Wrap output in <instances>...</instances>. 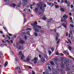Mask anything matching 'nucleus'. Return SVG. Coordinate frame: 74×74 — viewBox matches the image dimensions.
Masks as SVG:
<instances>
[{
	"label": "nucleus",
	"mask_w": 74,
	"mask_h": 74,
	"mask_svg": "<svg viewBox=\"0 0 74 74\" xmlns=\"http://www.w3.org/2000/svg\"><path fill=\"white\" fill-rule=\"evenodd\" d=\"M24 4L26 5L27 4V0H24Z\"/></svg>",
	"instance_id": "1a4fd4ad"
},
{
	"label": "nucleus",
	"mask_w": 74,
	"mask_h": 74,
	"mask_svg": "<svg viewBox=\"0 0 74 74\" xmlns=\"http://www.w3.org/2000/svg\"><path fill=\"white\" fill-rule=\"evenodd\" d=\"M34 35L36 36L37 37V36H38V34H37L36 32L34 33Z\"/></svg>",
	"instance_id": "b1692460"
},
{
	"label": "nucleus",
	"mask_w": 74,
	"mask_h": 74,
	"mask_svg": "<svg viewBox=\"0 0 74 74\" xmlns=\"http://www.w3.org/2000/svg\"><path fill=\"white\" fill-rule=\"evenodd\" d=\"M65 66V65L64 64H61V67L62 69H64L65 68V67H64V66Z\"/></svg>",
	"instance_id": "6e6552de"
},
{
	"label": "nucleus",
	"mask_w": 74,
	"mask_h": 74,
	"mask_svg": "<svg viewBox=\"0 0 74 74\" xmlns=\"http://www.w3.org/2000/svg\"><path fill=\"white\" fill-rule=\"evenodd\" d=\"M33 5H36V3L34 2L33 3Z\"/></svg>",
	"instance_id": "052dcab7"
},
{
	"label": "nucleus",
	"mask_w": 74,
	"mask_h": 74,
	"mask_svg": "<svg viewBox=\"0 0 74 74\" xmlns=\"http://www.w3.org/2000/svg\"><path fill=\"white\" fill-rule=\"evenodd\" d=\"M41 61L42 62H45V59H44V58H42L41 59Z\"/></svg>",
	"instance_id": "9d476101"
},
{
	"label": "nucleus",
	"mask_w": 74,
	"mask_h": 74,
	"mask_svg": "<svg viewBox=\"0 0 74 74\" xmlns=\"http://www.w3.org/2000/svg\"><path fill=\"white\" fill-rule=\"evenodd\" d=\"M24 38L25 40H27V36H26L25 35V37Z\"/></svg>",
	"instance_id": "603ef678"
},
{
	"label": "nucleus",
	"mask_w": 74,
	"mask_h": 74,
	"mask_svg": "<svg viewBox=\"0 0 74 74\" xmlns=\"http://www.w3.org/2000/svg\"><path fill=\"white\" fill-rule=\"evenodd\" d=\"M8 64V62L6 61L4 64V65L5 67L7 66V65Z\"/></svg>",
	"instance_id": "2eb2a0df"
},
{
	"label": "nucleus",
	"mask_w": 74,
	"mask_h": 74,
	"mask_svg": "<svg viewBox=\"0 0 74 74\" xmlns=\"http://www.w3.org/2000/svg\"><path fill=\"white\" fill-rule=\"evenodd\" d=\"M50 63L51 65H54V62L53 61H51L50 62Z\"/></svg>",
	"instance_id": "a211bd4d"
},
{
	"label": "nucleus",
	"mask_w": 74,
	"mask_h": 74,
	"mask_svg": "<svg viewBox=\"0 0 74 74\" xmlns=\"http://www.w3.org/2000/svg\"><path fill=\"white\" fill-rule=\"evenodd\" d=\"M22 4V2H21V1H20L19 3H18V5H21Z\"/></svg>",
	"instance_id": "37998d69"
},
{
	"label": "nucleus",
	"mask_w": 74,
	"mask_h": 74,
	"mask_svg": "<svg viewBox=\"0 0 74 74\" xmlns=\"http://www.w3.org/2000/svg\"><path fill=\"white\" fill-rule=\"evenodd\" d=\"M68 49H69L70 51H71V49H72V48H71V47L70 46H69L68 47Z\"/></svg>",
	"instance_id": "a878e982"
},
{
	"label": "nucleus",
	"mask_w": 74,
	"mask_h": 74,
	"mask_svg": "<svg viewBox=\"0 0 74 74\" xmlns=\"http://www.w3.org/2000/svg\"><path fill=\"white\" fill-rule=\"evenodd\" d=\"M33 24H34V25H37V21H36L34 22V23H33Z\"/></svg>",
	"instance_id": "a18cd8bd"
},
{
	"label": "nucleus",
	"mask_w": 74,
	"mask_h": 74,
	"mask_svg": "<svg viewBox=\"0 0 74 74\" xmlns=\"http://www.w3.org/2000/svg\"><path fill=\"white\" fill-rule=\"evenodd\" d=\"M57 71H60V72H61V73H62V72L63 71V70L61 68H60L59 69H57Z\"/></svg>",
	"instance_id": "39448f33"
},
{
	"label": "nucleus",
	"mask_w": 74,
	"mask_h": 74,
	"mask_svg": "<svg viewBox=\"0 0 74 74\" xmlns=\"http://www.w3.org/2000/svg\"><path fill=\"white\" fill-rule=\"evenodd\" d=\"M74 6L73 5H71V8H73Z\"/></svg>",
	"instance_id": "ea45409f"
},
{
	"label": "nucleus",
	"mask_w": 74,
	"mask_h": 74,
	"mask_svg": "<svg viewBox=\"0 0 74 74\" xmlns=\"http://www.w3.org/2000/svg\"><path fill=\"white\" fill-rule=\"evenodd\" d=\"M13 36L12 37H11V39L12 40H13V41H14V38H13Z\"/></svg>",
	"instance_id": "864d4df0"
},
{
	"label": "nucleus",
	"mask_w": 74,
	"mask_h": 74,
	"mask_svg": "<svg viewBox=\"0 0 74 74\" xmlns=\"http://www.w3.org/2000/svg\"><path fill=\"white\" fill-rule=\"evenodd\" d=\"M34 64H36V63H37L36 61H34Z\"/></svg>",
	"instance_id": "bf43d9fd"
},
{
	"label": "nucleus",
	"mask_w": 74,
	"mask_h": 74,
	"mask_svg": "<svg viewBox=\"0 0 74 74\" xmlns=\"http://www.w3.org/2000/svg\"><path fill=\"white\" fill-rule=\"evenodd\" d=\"M19 49H23V47L22 46H20L18 48Z\"/></svg>",
	"instance_id": "5701e85b"
},
{
	"label": "nucleus",
	"mask_w": 74,
	"mask_h": 74,
	"mask_svg": "<svg viewBox=\"0 0 74 74\" xmlns=\"http://www.w3.org/2000/svg\"><path fill=\"white\" fill-rule=\"evenodd\" d=\"M36 5L38 8H35V12L38 14L40 15H42L43 12L45 11V7H47V5H46L45 3H44L42 2H41L37 3ZM38 8H39L40 9L39 11L41 12H40L38 10Z\"/></svg>",
	"instance_id": "f257e3e1"
},
{
	"label": "nucleus",
	"mask_w": 74,
	"mask_h": 74,
	"mask_svg": "<svg viewBox=\"0 0 74 74\" xmlns=\"http://www.w3.org/2000/svg\"><path fill=\"white\" fill-rule=\"evenodd\" d=\"M38 59V58H34V60H36V61H37V60Z\"/></svg>",
	"instance_id": "e433bc0d"
},
{
	"label": "nucleus",
	"mask_w": 74,
	"mask_h": 74,
	"mask_svg": "<svg viewBox=\"0 0 74 74\" xmlns=\"http://www.w3.org/2000/svg\"><path fill=\"white\" fill-rule=\"evenodd\" d=\"M60 10L62 12H64V8H61Z\"/></svg>",
	"instance_id": "dca6fc26"
},
{
	"label": "nucleus",
	"mask_w": 74,
	"mask_h": 74,
	"mask_svg": "<svg viewBox=\"0 0 74 74\" xmlns=\"http://www.w3.org/2000/svg\"><path fill=\"white\" fill-rule=\"evenodd\" d=\"M58 40L57 42V44H59V42L60 41V39H59Z\"/></svg>",
	"instance_id": "6ab92c4d"
},
{
	"label": "nucleus",
	"mask_w": 74,
	"mask_h": 74,
	"mask_svg": "<svg viewBox=\"0 0 74 74\" xmlns=\"http://www.w3.org/2000/svg\"><path fill=\"white\" fill-rule=\"evenodd\" d=\"M18 72L19 73H21V71L20 70H19V71H18Z\"/></svg>",
	"instance_id": "6e6d98bb"
},
{
	"label": "nucleus",
	"mask_w": 74,
	"mask_h": 74,
	"mask_svg": "<svg viewBox=\"0 0 74 74\" xmlns=\"http://www.w3.org/2000/svg\"><path fill=\"white\" fill-rule=\"evenodd\" d=\"M56 8H59V6L57 5H55Z\"/></svg>",
	"instance_id": "79ce46f5"
},
{
	"label": "nucleus",
	"mask_w": 74,
	"mask_h": 74,
	"mask_svg": "<svg viewBox=\"0 0 74 74\" xmlns=\"http://www.w3.org/2000/svg\"><path fill=\"white\" fill-rule=\"evenodd\" d=\"M66 37H67V36H68V32H67L66 33Z\"/></svg>",
	"instance_id": "338daca9"
},
{
	"label": "nucleus",
	"mask_w": 74,
	"mask_h": 74,
	"mask_svg": "<svg viewBox=\"0 0 74 74\" xmlns=\"http://www.w3.org/2000/svg\"><path fill=\"white\" fill-rule=\"evenodd\" d=\"M69 32L71 34V35H73V33L72 32V31L70 30L69 31Z\"/></svg>",
	"instance_id": "58836bf2"
},
{
	"label": "nucleus",
	"mask_w": 74,
	"mask_h": 74,
	"mask_svg": "<svg viewBox=\"0 0 74 74\" xmlns=\"http://www.w3.org/2000/svg\"><path fill=\"white\" fill-rule=\"evenodd\" d=\"M28 67L29 69H32V68L30 66H28Z\"/></svg>",
	"instance_id": "3c124183"
},
{
	"label": "nucleus",
	"mask_w": 74,
	"mask_h": 74,
	"mask_svg": "<svg viewBox=\"0 0 74 74\" xmlns=\"http://www.w3.org/2000/svg\"><path fill=\"white\" fill-rule=\"evenodd\" d=\"M64 60L65 61V62H68V60H67V58H64Z\"/></svg>",
	"instance_id": "ddd939ff"
},
{
	"label": "nucleus",
	"mask_w": 74,
	"mask_h": 74,
	"mask_svg": "<svg viewBox=\"0 0 74 74\" xmlns=\"http://www.w3.org/2000/svg\"><path fill=\"white\" fill-rule=\"evenodd\" d=\"M67 4V7H69V8H70V4L71 3H70V2H68L67 3H66Z\"/></svg>",
	"instance_id": "423d86ee"
},
{
	"label": "nucleus",
	"mask_w": 74,
	"mask_h": 74,
	"mask_svg": "<svg viewBox=\"0 0 74 74\" xmlns=\"http://www.w3.org/2000/svg\"><path fill=\"white\" fill-rule=\"evenodd\" d=\"M12 5L13 6V7H15V6H16V4H15V3H13L12 4Z\"/></svg>",
	"instance_id": "2f4dec72"
},
{
	"label": "nucleus",
	"mask_w": 74,
	"mask_h": 74,
	"mask_svg": "<svg viewBox=\"0 0 74 74\" xmlns=\"http://www.w3.org/2000/svg\"><path fill=\"white\" fill-rule=\"evenodd\" d=\"M24 11L25 12H27V8L25 9L24 10Z\"/></svg>",
	"instance_id": "4be33fe9"
},
{
	"label": "nucleus",
	"mask_w": 74,
	"mask_h": 74,
	"mask_svg": "<svg viewBox=\"0 0 74 74\" xmlns=\"http://www.w3.org/2000/svg\"><path fill=\"white\" fill-rule=\"evenodd\" d=\"M39 57L40 58H41V55H39Z\"/></svg>",
	"instance_id": "4d7b16f0"
},
{
	"label": "nucleus",
	"mask_w": 74,
	"mask_h": 74,
	"mask_svg": "<svg viewBox=\"0 0 74 74\" xmlns=\"http://www.w3.org/2000/svg\"><path fill=\"white\" fill-rule=\"evenodd\" d=\"M14 59L15 61L14 63L15 64H16V63H17V61L18 60V59H17V58H15Z\"/></svg>",
	"instance_id": "4468645a"
},
{
	"label": "nucleus",
	"mask_w": 74,
	"mask_h": 74,
	"mask_svg": "<svg viewBox=\"0 0 74 74\" xmlns=\"http://www.w3.org/2000/svg\"><path fill=\"white\" fill-rule=\"evenodd\" d=\"M18 70H21V69L19 67H17Z\"/></svg>",
	"instance_id": "774afa93"
},
{
	"label": "nucleus",
	"mask_w": 74,
	"mask_h": 74,
	"mask_svg": "<svg viewBox=\"0 0 74 74\" xmlns=\"http://www.w3.org/2000/svg\"><path fill=\"white\" fill-rule=\"evenodd\" d=\"M31 25H32V26H33V30L36 29V27L37 28V27L38 25H35L34 24H31Z\"/></svg>",
	"instance_id": "f03ea898"
},
{
	"label": "nucleus",
	"mask_w": 74,
	"mask_h": 74,
	"mask_svg": "<svg viewBox=\"0 0 74 74\" xmlns=\"http://www.w3.org/2000/svg\"><path fill=\"white\" fill-rule=\"evenodd\" d=\"M48 69L49 70H51V67H50V66H48Z\"/></svg>",
	"instance_id": "de8ad7c7"
},
{
	"label": "nucleus",
	"mask_w": 74,
	"mask_h": 74,
	"mask_svg": "<svg viewBox=\"0 0 74 74\" xmlns=\"http://www.w3.org/2000/svg\"><path fill=\"white\" fill-rule=\"evenodd\" d=\"M60 55H61L62 56H64V54L62 53H60Z\"/></svg>",
	"instance_id": "e2e57ef3"
},
{
	"label": "nucleus",
	"mask_w": 74,
	"mask_h": 74,
	"mask_svg": "<svg viewBox=\"0 0 74 74\" xmlns=\"http://www.w3.org/2000/svg\"><path fill=\"white\" fill-rule=\"evenodd\" d=\"M64 2L66 3V4H67V3H68V2L67 1V0H64Z\"/></svg>",
	"instance_id": "f704fd0d"
},
{
	"label": "nucleus",
	"mask_w": 74,
	"mask_h": 74,
	"mask_svg": "<svg viewBox=\"0 0 74 74\" xmlns=\"http://www.w3.org/2000/svg\"><path fill=\"white\" fill-rule=\"evenodd\" d=\"M54 49L55 48H54V47H52L51 48V49L52 51H54Z\"/></svg>",
	"instance_id": "aec40b11"
},
{
	"label": "nucleus",
	"mask_w": 74,
	"mask_h": 74,
	"mask_svg": "<svg viewBox=\"0 0 74 74\" xmlns=\"http://www.w3.org/2000/svg\"><path fill=\"white\" fill-rule=\"evenodd\" d=\"M62 25L66 29L67 28V27H66V24H65L64 23L62 24Z\"/></svg>",
	"instance_id": "9b49d317"
},
{
	"label": "nucleus",
	"mask_w": 74,
	"mask_h": 74,
	"mask_svg": "<svg viewBox=\"0 0 74 74\" xmlns=\"http://www.w3.org/2000/svg\"><path fill=\"white\" fill-rule=\"evenodd\" d=\"M7 33L9 35V36H12V34H10L8 33V32H7Z\"/></svg>",
	"instance_id": "a19ab883"
},
{
	"label": "nucleus",
	"mask_w": 74,
	"mask_h": 74,
	"mask_svg": "<svg viewBox=\"0 0 74 74\" xmlns=\"http://www.w3.org/2000/svg\"><path fill=\"white\" fill-rule=\"evenodd\" d=\"M52 19H49L48 21V22H51Z\"/></svg>",
	"instance_id": "72a5a7b5"
},
{
	"label": "nucleus",
	"mask_w": 74,
	"mask_h": 74,
	"mask_svg": "<svg viewBox=\"0 0 74 74\" xmlns=\"http://www.w3.org/2000/svg\"><path fill=\"white\" fill-rule=\"evenodd\" d=\"M42 19H43V20H46L47 19L46 18V17L45 16H44L42 18Z\"/></svg>",
	"instance_id": "c85d7f7f"
},
{
	"label": "nucleus",
	"mask_w": 74,
	"mask_h": 74,
	"mask_svg": "<svg viewBox=\"0 0 74 74\" xmlns=\"http://www.w3.org/2000/svg\"><path fill=\"white\" fill-rule=\"evenodd\" d=\"M56 41H58V37L56 36Z\"/></svg>",
	"instance_id": "c03bdc74"
},
{
	"label": "nucleus",
	"mask_w": 74,
	"mask_h": 74,
	"mask_svg": "<svg viewBox=\"0 0 74 74\" xmlns=\"http://www.w3.org/2000/svg\"><path fill=\"white\" fill-rule=\"evenodd\" d=\"M6 36L9 39H10V37L9 36L8 34H6Z\"/></svg>",
	"instance_id": "49530a36"
},
{
	"label": "nucleus",
	"mask_w": 74,
	"mask_h": 74,
	"mask_svg": "<svg viewBox=\"0 0 74 74\" xmlns=\"http://www.w3.org/2000/svg\"><path fill=\"white\" fill-rule=\"evenodd\" d=\"M37 28H38V29H41V27L40 26L38 25Z\"/></svg>",
	"instance_id": "4c0bfd02"
},
{
	"label": "nucleus",
	"mask_w": 74,
	"mask_h": 74,
	"mask_svg": "<svg viewBox=\"0 0 74 74\" xmlns=\"http://www.w3.org/2000/svg\"><path fill=\"white\" fill-rule=\"evenodd\" d=\"M13 37H14V38H16V36H13Z\"/></svg>",
	"instance_id": "0e129e2a"
},
{
	"label": "nucleus",
	"mask_w": 74,
	"mask_h": 74,
	"mask_svg": "<svg viewBox=\"0 0 74 74\" xmlns=\"http://www.w3.org/2000/svg\"><path fill=\"white\" fill-rule=\"evenodd\" d=\"M54 61H56L58 60V58L57 57H56L54 58Z\"/></svg>",
	"instance_id": "f3484780"
},
{
	"label": "nucleus",
	"mask_w": 74,
	"mask_h": 74,
	"mask_svg": "<svg viewBox=\"0 0 74 74\" xmlns=\"http://www.w3.org/2000/svg\"><path fill=\"white\" fill-rule=\"evenodd\" d=\"M70 20H71V23H73V20L72 19V17H71L70 18Z\"/></svg>",
	"instance_id": "412c9836"
},
{
	"label": "nucleus",
	"mask_w": 74,
	"mask_h": 74,
	"mask_svg": "<svg viewBox=\"0 0 74 74\" xmlns=\"http://www.w3.org/2000/svg\"><path fill=\"white\" fill-rule=\"evenodd\" d=\"M21 57H22V58H25V56H24V55H22L21 56Z\"/></svg>",
	"instance_id": "69168bd1"
},
{
	"label": "nucleus",
	"mask_w": 74,
	"mask_h": 74,
	"mask_svg": "<svg viewBox=\"0 0 74 74\" xmlns=\"http://www.w3.org/2000/svg\"><path fill=\"white\" fill-rule=\"evenodd\" d=\"M18 42L19 43H17V44L16 45V47H18V45H19V44H21V42L20 41H18Z\"/></svg>",
	"instance_id": "f8f14e48"
},
{
	"label": "nucleus",
	"mask_w": 74,
	"mask_h": 74,
	"mask_svg": "<svg viewBox=\"0 0 74 74\" xmlns=\"http://www.w3.org/2000/svg\"><path fill=\"white\" fill-rule=\"evenodd\" d=\"M32 74H35V73H34V71H32Z\"/></svg>",
	"instance_id": "5fc2aeb1"
},
{
	"label": "nucleus",
	"mask_w": 74,
	"mask_h": 74,
	"mask_svg": "<svg viewBox=\"0 0 74 74\" xmlns=\"http://www.w3.org/2000/svg\"><path fill=\"white\" fill-rule=\"evenodd\" d=\"M18 54H19V55H22V51H19Z\"/></svg>",
	"instance_id": "bb28decb"
},
{
	"label": "nucleus",
	"mask_w": 74,
	"mask_h": 74,
	"mask_svg": "<svg viewBox=\"0 0 74 74\" xmlns=\"http://www.w3.org/2000/svg\"><path fill=\"white\" fill-rule=\"evenodd\" d=\"M26 60L27 62H29V61L30 60V59H29V58H27L26 59Z\"/></svg>",
	"instance_id": "c9c22d12"
},
{
	"label": "nucleus",
	"mask_w": 74,
	"mask_h": 74,
	"mask_svg": "<svg viewBox=\"0 0 74 74\" xmlns=\"http://www.w3.org/2000/svg\"><path fill=\"white\" fill-rule=\"evenodd\" d=\"M61 3H64V1L63 0H62L61 1Z\"/></svg>",
	"instance_id": "680f3d73"
},
{
	"label": "nucleus",
	"mask_w": 74,
	"mask_h": 74,
	"mask_svg": "<svg viewBox=\"0 0 74 74\" xmlns=\"http://www.w3.org/2000/svg\"><path fill=\"white\" fill-rule=\"evenodd\" d=\"M32 29L31 28H27L26 29L27 30H32Z\"/></svg>",
	"instance_id": "7c9ffc66"
},
{
	"label": "nucleus",
	"mask_w": 74,
	"mask_h": 74,
	"mask_svg": "<svg viewBox=\"0 0 74 74\" xmlns=\"http://www.w3.org/2000/svg\"><path fill=\"white\" fill-rule=\"evenodd\" d=\"M1 47H3L4 45L3 44H1Z\"/></svg>",
	"instance_id": "09e8293b"
},
{
	"label": "nucleus",
	"mask_w": 74,
	"mask_h": 74,
	"mask_svg": "<svg viewBox=\"0 0 74 74\" xmlns=\"http://www.w3.org/2000/svg\"><path fill=\"white\" fill-rule=\"evenodd\" d=\"M39 32L41 33H44V31L43 30H40V31H39Z\"/></svg>",
	"instance_id": "393cba45"
},
{
	"label": "nucleus",
	"mask_w": 74,
	"mask_h": 74,
	"mask_svg": "<svg viewBox=\"0 0 74 74\" xmlns=\"http://www.w3.org/2000/svg\"><path fill=\"white\" fill-rule=\"evenodd\" d=\"M24 23H25V22H26V18H24Z\"/></svg>",
	"instance_id": "8fccbe9b"
},
{
	"label": "nucleus",
	"mask_w": 74,
	"mask_h": 74,
	"mask_svg": "<svg viewBox=\"0 0 74 74\" xmlns=\"http://www.w3.org/2000/svg\"><path fill=\"white\" fill-rule=\"evenodd\" d=\"M70 26L71 27H74V25L72 24H70Z\"/></svg>",
	"instance_id": "c756f323"
},
{
	"label": "nucleus",
	"mask_w": 74,
	"mask_h": 74,
	"mask_svg": "<svg viewBox=\"0 0 74 74\" xmlns=\"http://www.w3.org/2000/svg\"><path fill=\"white\" fill-rule=\"evenodd\" d=\"M54 74H58V72L57 71V69H55L54 70V72H53Z\"/></svg>",
	"instance_id": "20e7f679"
},
{
	"label": "nucleus",
	"mask_w": 74,
	"mask_h": 74,
	"mask_svg": "<svg viewBox=\"0 0 74 74\" xmlns=\"http://www.w3.org/2000/svg\"><path fill=\"white\" fill-rule=\"evenodd\" d=\"M49 55H51V54L52 53V52H51V51H49Z\"/></svg>",
	"instance_id": "cd10ccee"
},
{
	"label": "nucleus",
	"mask_w": 74,
	"mask_h": 74,
	"mask_svg": "<svg viewBox=\"0 0 74 74\" xmlns=\"http://www.w3.org/2000/svg\"><path fill=\"white\" fill-rule=\"evenodd\" d=\"M68 17H69L68 15L64 14V15L62 17V18H64V19L63 20H66V19L67 18H68Z\"/></svg>",
	"instance_id": "7ed1b4c3"
},
{
	"label": "nucleus",
	"mask_w": 74,
	"mask_h": 74,
	"mask_svg": "<svg viewBox=\"0 0 74 74\" xmlns=\"http://www.w3.org/2000/svg\"><path fill=\"white\" fill-rule=\"evenodd\" d=\"M69 14L70 16H71L72 15V14H71V13L70 12L69 13Z\"/></svg>",
	"instance_id": "13d9d810"
},
{
	"label": "nucleus",
	"mask_w": 74,
	"mask_h": 74,
	"mask_svg": "<svg viewBox=\"0 0 74 74\" xmlns=\"http://www.w3.org/2000/svg\"><path fill=\"white\" fill-rule=\"evenodd\" d=\"M56 36L58 37H59V36H60L59 34H58V33H56Z\"/></svg>",
	"instance_id": "473e14b6"
},
{
	"label": "nucleus",
	"mask_w": 74,
	"mask_h": 74,
	"mask_svg": "<svg viewBox=\"0 0 74 74\" xmlns=\"http://www.w3.org/2000/svg\"><path fill=\"white\" fill-rule=\"evenodd\" d=\"M33 30H34V31L36 32H40L38 29H37L36 28L35 29H33Z\"/></svg>",
	"instance_id": "0eeeda50"
}]
</instances>
